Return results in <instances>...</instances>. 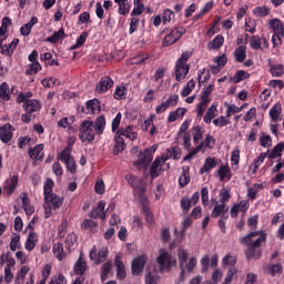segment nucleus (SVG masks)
Masks as SVG:
<instances>
[{"label": "nucleus", "instance_id": "nucleus-19", "mask_svg": "<svg viewBox=\"0 0 284 284\" xmlns=\"http://www.w3.org/2000/svg\"><path fill=\"white\" fill-rule=\"evenodd\" d=\"M38 241H39V236L37 235V233L34 232L29 233L28 239L24 243L26 250H28L29 252H32V250L37 247Z\"/></svg>", "mask_w": 284, "mask_h": 284}, {"label": "nucleus", "instance_id": "nucleus-16", "mask_svg": "<svg viewBox=\"0 0 284 284\" xmlns=\"http://www.w3.org/2000/svg\"><path fill=\"white\" fill-rule=\"evenodd\" d=\"M112 85H114V81H112V78L104 77L97 85V92H99L100 94L102 92H108V90H110Z\"/></svg>", "mask_w": 284, "mask_h": 284}, {"label": "nucleus", "instance_id": "nucleus-53", "mask_svg": "<svg viewBox=\"0 0 284 284\" xmlns=\"http://www.w3.org/2000/svg\"><path fill=\"white\" fill-rule=\"evenodd\" d=\"M245 108V105L236 106V104H231L226 109V116H232V114H236L241 112Z\"/></svg>", "mask_w": 284, "mask_h": 284}, {"label": "nucleus", "instance_id": "nucleus-22", "mask_svg": "<svg viewBox=\"0 0 284 284\" xmlns=\"http://www.w3.org/2000/svg\"><path fill=\"white\" fill-rule=\"evenodd\" d=\"M230 207H227V204H217L214 206L211 216L212 219H219V216H221V214H226V212H229Z\"/></svg>", "mask_w": 284, "mask_h": 284}, {"label": "nucleus", "instance_id": "nucleus-35", "mask_svg": "<svg viewBox=\"0 0 284 284\" xmlns=\"http://www.w3.org/2000/svg\"><path fill=\"white\" fill-rule=\"evenodd\" d=\"M205 143H200L197 146H195L186 156H184V161H190L191 159H194L199 152H205L204 149Z\"/></svg>", "mask_w": 284, "mask_h": 284}, {"label": "nucleus", "instance_id": "nucleus-30", "mask_svg": "<svg viewBox=\"0 0 284 284\" xmlns=\"http://www.w3.org/2000/svg\"><path fill=\"white\" fill-rule=\"evenodd\" d=\"M65 37V31L63 29H60L59 31L54 32L52 37H49L45 39L48 43H57L58 41H61Z\"/></svg>", "mask_w": 284, "mask_h": 284}, {"label": "nucleus", "instance_id": "nucleus-59", "mask_svg": "<svg viewBox=\"0 0 284 284\" xmlns=\"http://www.w3.org/2000/svg\"><path fill=\"white\" fill-rule=\"evenodd\" d=\"M201 143H204V148L203 149H204V152H205L206 149L214 148V143H215L214 136L206 135L205 141L201 142Z\"/></svg>", "mask_w": 284, "mask_h": 284}, {"label": "nucleus", "instance_id": "nucleus-2", "mask_svg": "<svg viewBox=\"0 0 284 284\" xmlns=\"http://www.w3.org/2000/svg\"><path fill=\"white\" fill-rule=\"evenodd\" d=\"M266 240L265 234L260 231L251 232L248 235L240 239V243L248 247L245 251L247 261L251 258H261V248L258 247H261Z\"/></svg>", "mask_w": 284, "mask_h": 284}, {"label": "nucleus", "instance_id": "nucleus-3", "mask_svg": "<svg viewBox=\"0 0 284 284\" xmlns=\"http://www.w3.org/2000/svg\"><path fill=\"white\" fill-rule=\"evenodd\" d=\"M61 205H63V197H60L54 193L44 195V219H50V216H52V211L59 210Z\"/></svg>", "mask_w": 284, "mask_h": 284}, {"label": "nucleus", "instance_id": "nucleus-17", "mask_svg": "<svg viewBox=\"0 0 284 284\" xmlns=\"http://www.w3.org/2000/svg\"><path fill=\"white\" fill-rule=\"evenodd\" d=\"M23 108L26 112L29 114H32L34 112H39L41 110V102L39 100H28L24 104Z\"/></svg>", "mask_w": 284, "mask_h": 284}, {"label": "nucleus", "instance_id": "nucleus-37", "mask_svg": "<svg viewBox=\"0 0 284 284\" xmlns=\"http://www.w3.org/2000/svg\"><path fill=\"white\" fill-rule=\"evenodd\" d=\"M281 112H283V108L281 106V104H275L271 111H270V116L272 119V121H278V116H281Z\"/></svg>", "mask_w": 284, "mask_h": 284}, {"label": "nucleus", "instance_id": "nucleus-44", "mask_svg": "<svg viewBox=\"0 0 284 284\" xmlns=\"http://www.w3.org/2000/svg\"><path fill=\"white\" fill-rule=\"evenodd\" d=\"M212 90H214V87L212 84H209L206 88L203 89L201 95L202 101L210 103V95L212 94Z\"/></svg>", "mask_w": 284, "mask_h": 284}, {"label": "nucleus", "instance_id": "nucleus-58", "mask_svg": "<svg viewBox=\"0 0 284 284\" xmlns=\"http://www.w3.org/2000/svg\"><path fill=\"white\" fill-rule=\"evenodd\" d=\"M254 14L257 17H267V14H270V9H267V7H257L254 9Z\"/></svg>", "mask_w": 284, "mask_h": 284}, {"label": "nucleus", "instance_id": "nucleus-55", "mask_svg": "<svg viewBox=\"0 0 284 284\" xmlns=\"http://www.w3.org/2000/svg\"><path fill=\"white\" fill-rule=\"evenodd\" d=\"M271 73L273 74V77H283L284 74L283 64H277L275 67H272Z\"/></svg>", "mask_w": 284, "mask_h": 284}, {"label": "nucleus", "instance_id": "nucleus-48", "mask_svg": "<svg viewBox=\"0 0 284 284\" xmlns=\"http://www.w3.org/2000/svg\"><path fill=\"white\" fill-rule=\"evenodd\" d=\"M203 139V130H201V126H194L193 128V143H199Z\"/></svg>", "mask_w": 284, "mask_h": 284}, {"label": "nucleus", "instance_id": "nucleus-63", "mask_svg": "<svg viewBox=\"0 0 284 284\" xmlns=\"http://www.w3.org/2000/svg\"><path fill=\"white\" fill-rule=\"evenodd\" d=\"M165 77V68L160 67L158 68V70L155 71L154 75H153V81H159L160 79H163Z\"/></svg>", "mask_w": 284, "mask_h": 284}, {"label": "nucleus", "instance_id": "nucleus-27", "mask_svg": "<svg viewBox=\"0 0 284 284\" xmlns=\"http://www.w3.org/2000/svg\"><path fill=\"white\" fill-rule=\"evenodd\" d=\"M266 272L271 276H275L276 274H282L283 273V265H281V263L267 265L266 266Z\"/></svg>", "mask_w": 284, "mask_h": 284}, {"label": "nucleus", "instance_id": "nucleus-60", "mask_svg": "<svg viewBox=\"0 0 284 284\" xmlns=\"http://www.w3.org/2000/svg\"><path fill=\"white\" fill-rule=\"evenodd\" d=\"M250 45L253 50H261V38H258V36H254L250 41Z\"/></svg>", "mask_w": 284, "mask_h": 284}, {"label": "nucleus", "instance_id": "nucleus-40", "mask_svg": "<svg viewBox=\"0 0 284 284\" xmlns=\"http://www.w3.org/2000/svg\"><path fill=\"white\" fill-rule=\"evenodd\" d=\"M44 88H52L53 85H61V81L57 78H45L41 81Z\"/></svg>", "mask_w": 284, "mask_h": 284}, {"label": "nucleus", "instance_id": "nucleus-57", "mask_svg": "<svg viewBox=\"0 0 284 284\" xmlns=\"http://www.w3.org/2000/svg\"><path fill=\"white\" fill-rule=\"evenodd\" d=\"M143 213L145 215V219L149 225H152V223H154V214H152V212L150 211V207L143 206Z\"/></svg>", "mask_w": 284, "mask_h": 284}, {"label": "nucleus", "instance_id": "nucleus-51", "mask_svg": "<svg viewBox=\"0 0 284 284\" xmlns=\"http://www.w3.org/2000/svg\"><path fill=\"white\" fill-rule=\"evenodd\" d=\"M196 82L194 80H190L186 83V87L182 90L181 97H189V94L192 92V89L195 88Z\"/></svg>", "mask_w": 284, "mask_h": 284}, {"label": "nucleus", "instance_id": "nucleus-23", "mask_svg": "<svg viewBox=\"0 0 284 284\" xmlns=\"http://www.w3.org/2000/svg\"><path fill=\"white\" fill-rule=\"evenodd\" d=\"M43 144H38L34 148L29 149L30 159H43Z\"/></svg>", "mask_w": 284, "mask_h": 284}, {"label": "nucleus", "instance_id": "nucleus-11", "mask_svg": "<svg viewBox=\"0 0 284 284\" xmlns=\"http://www.w3.org/2000/svg\"><path fill=\"white\" fill-rule=\"evenodd\" d=\"M165 161H168V158L155 159L150 169L151 179H156V176H161V172H163V165H165Z\"/></svg>", "mask_w": 284, "mask_h": 284}, {"label": "nucleus", "instance_id": "nucleus-64", "mask_svg": "<svg viewBox=\"0 0 284 284\" xmlns=\"http://www.w3.org/2000/svg\"><path fill=\"white\" fill-rule=\"evenodd\" d=\"M262 148H270L272 145V138L270 135H263L260 139Z\"/></svg>", "mask_w": 284, "mask_h": 284}, {"label": "nucleus", "instance_id": "nucleus-10", "mask_svg": "<svg viewBox=\"0 0 284 284\" xmlns=\"http://www.w3.org/2000/svg\"><path fill=\"white\" fill-rule=\"evenodd\" d=\"M190 73V64L183 63L182 61H176L175 63V80L183 81L185 77Z\"/></svg>", "mask_w": 284, "mask_h": 284}, {"label": "nucleus", "instance_id": "nucleus-34", "mask_svg": "<svg viewBox=\"0 0 284 284\" xmlns=\"http://www.w3.org/2000/svg\"><path fill=\"white\" fill-rule=\"evenodd\" d=\"M119 6V14H128L130 12V3L128 0H114Z\"/></svg>", "mask_w": 284, "mask_h": 284}, {"label": "nucleus", "instance_id": "nucleus-26", "mask_svg": "<svg viewBox=\"0 0 284 284\" xmlns=\"http://www.w3.org/2000/svg\"><path fill=\"white\" fill-rule=\"evenodd\" d=\"M53 254L58 258V261H63L65 257V252L63 251V244L55 243L53 245Z\"/></svg>", "mask_w": 284, "mask_h": 284}, {"label": "nucleus", "instance_id": "nucleus-8", "mask_svg": "<svg viewBox=\"0 0 284 284\" xmlns=\"http://www.w3.org/2000/svg\"><path fill=\"white\" fill-rule=\"evenodd\" d=\"M145 263H148V257L145 255L135 257L131 263V272L133 276H139L141 272H143L145 267Z\"/></svg>", "mask_w": 284, "mask_h": 284}, {"label": "nucleus", "instance_id": "nucleus-25", "mask_svg": "<svg viewBox=\"0 0 284 284\" xmlns=\"http://www.w3.org/2000/svg\"><path fill=\"white\" fill-rule=\"evenodd\" d=\"M216 168V160L214 158H207L204 162V166L201 169V174H205L210 172V170H214Z\"/></svg>", "mask_w": 284, "mask_h": 284}, {"label": "nucleus", "instance_id": "nucleus-18", "mask_svg": "<svg viewBox=\"0 0 284 284\" xmlns=\"http://www.w3.org/2000/svg\"><path fill=\"white\" fill-rule=\"evenodd\" d=\"M114 265L116 267V277L121 280L125 278V265L121 261V255L115 256Z\"/></svg>", "mask_w": 284, "mask_h": 284}, {"label": "nucleus", "instance_id": "nucleus-54", "mask_svg": "<svg viewBox=\"0 0 284 284\" xmlns=\"http://www.w3.org/2000/svg\"><path fill=\"white\" fill-rule=\"evenodd\" d=\"M54 187V181L52 179L48 178L45 183H44V196L48 194H53L52 189Z\"/></svg>", "mask_w": 284, "mask_h": 284}, {"label": "nucleus", "instance_id": "nucleus-20", "mask_svg": "<svg viewBox=\"0 0 284 284\" xmlns=\"http://www.w3.org/2000/svg\"><path fill=\"white\" fill-rule=\"evenodd\" d=\"M87 270H88V264L85 263V260H83V256L80 255L79 260L74 264V272L75 274L83 276Z\"/></svg>", "mask_w": 284, "mask_h": 284}, {"label": "nucleus", "instance_id": "nucleus-15", "mask_svg": "<svg viewBox=\"0 0 284 284\" xmlns=\"http://www.w3.org/2000/svg\"><path fill=\"white\" fill-rule=\"evenodd\" d=\"M115 144L113 146V154L118 155L125 150V140L121 135V133H115L114 135Z\"/></svg>", "mask_w": 284, "mask_h": 284}, {"label": "nucleus", "instance_id": "nucleus-13", "mask_svg": "<svg viewBox=\"0 0 284 284\" xmlns=\"http://www.w3.org/2000/svg\"><path fill=\"white\" fill-rule=\"evenodd\" d=\"M12 130L13 128L8 123L0 126V141L2 143H10L12 141Z\"/></svg>", "mask_w": 284, "mask_h": 284}, {"label": "nucleus", "instance_id": "nucleus-61", "mask_svg": "<svg viewBox=\"0 0 284 284\" xmlns=\"http://www.w3.org/2000/svg\"><path fill=\"white\" fill-rule=\"evenodd\" d=\"M265 156H267V153H262L260 156H257L254 160V170H253V172H256V170H258V168L261 166V163H263L265 161Z\"/></svg>", "mask_w": 284, "mask_h": 284}, {"label": "nucleus", "instance_id": "nucleus-46", "mask_svg": "<svg viewBox=\"0 0 284 284\" xmlns=\"http://www.w3.org/2000/svg\"><path fill=\"white\" fill-rule=\"evenodd\" d=\"M112 270V262L104 263L102 267L101 281H108V274H110Z\"/></svg>", "mask_w": 284, "mask_h": 284}, {"label": "nucleus", "instance_id": "nucleus-24", "mask_svg": "<svg viewBox=\"0 0 284 284\" xmlns=\"http://www.w3.org/2000/svg\"><path fill=\"white\" fill-rule=\"evenodd\" d=\"M270 28L273 30L276 34H284V27L283 22L278 19H273L270 21Z\"/></svg>", "mask_w": 284, "mask_h": 284}, {"label": "nucleus", "instance_id": "nucleus-47", "mask_svg": "<svg viewBox=\"0 0 284 284\" xmlns=\"http://www.w3.org/2000/svg\"><path fill=\"white\" fill-rule=\"evenodd\" d=\"M283 150H284V143H278L276 146H274L273 151L271 152L270 159H278Z\"/></svg>", "mask_w": 284, "mask_h": 284}, {"label": "nucleus", "instance_id": "nucleus-62", "mask_svg": "<svg viewBox=\"0 0 284 284\" xmlns=\"http://www.w3.org/2000/svg\"><path fill=\"white\" fill-rule=\"evenodd\" d=\"M95 192L97 194H104L105 193V183L103 180H98L95 183Z\"/></svg>", "mask_w": 284, "mask_h": 284}, {"label": "nucleus", "instance_id": "nucleus-29", "mask_svg": "<svg viewBox=\"0 0 284 284\" xmlns=\"http://www.w3.org/2000/svg\"><path fill=\"white\" fill-rule=\"evenodd\" d=\"M0 99L10 101V87L6 82L0 84Z\"/></svg>", "mask_w": 284, "mask_h": 284}, {"label": "nucleus", "instance_id": "nucleus-1", "mask_svg": "<svg viewBox=\"0 0 284 284\" xmlns=\"http://www.w3.org/2000/svg\"><path fill=\"white\" fill-rule=\"evenodd\" d=\"M103 130H105V118L103 115L98 116L94 122L84 120L79 128L80 140L82 143H92L94 135L103 134Z\"/></svg>", "mask_w": 284, "mask_h": 284}, {"label": "nucleus", "instance_id": "nucleus-41", "mask_svg": "<svg viewBox=\"0 0 284 284\" xmlns=\"http://www.w3.org/2000/svg\"><path fill=\"white\" fill-rule=\"evenodd\" d=\"M190 225H192V220L190 217H186L182 222V230L180 232V236L178 237L179 243H181V241H183L184 234H185V230H187V227H190Z\"/></svg>", "mask_w": 284, "mask_h": 284}, {"label": "nucleus", "instance_id": "nucleus-43", "mask_svg": "<svg viewBox=\"0 0 284 284\" xmlns=\"http://www.w3.org/2000/svg\"><path fill=\"white\" fill-rule=\"evenodd\" d=\"M223 36H216L212 42L209 43V48L211 50H217V48H221L223 45Z\"/></svg>", "mask_w": 284, "mask_h": 284}, {"label": "nucleus", "instance_id": "nucleus-12", "mask_svg": "<svg viewBox=\"0 0 284 284\" xmlns=\"http://www.w3.org/2000/svg\"><path fill=\"white\" fill-rule=\"evenodd\" d=\"M158 263L163 270V267H168L170 270L172 265H176V261H172V256L168 252H162L158 257Z\"/></svg>", "mask_w": 284, "mask_h": 284}, {"label": "nucleus", "instance_id": "nucleus-21", "mask_svg": "<svg viewBox=\"0 0 284 284\" xmlns=\"http://www.w3.org/2000/svg\"><path fill=\"white\" fill-rule=\"evenodd\" d=\"M145 284H159V274L156 268H148L145 274Z\"/></svg>", "mask_w": 284, "mask_h": 284}, {"label": "nucleus", "instance_id": "nucleus-52", "mask_svg": "<svg viewBox=\"0 0 284 284\" xmlns=\"http://www.w3.org/2000/svg\"><path fill=\"white\" fill-rule=\"evenodd\" d=\"M180 187H185L190 183V173L183 169V173L179 179Z\"/></svg>", "mask_w": 284, "mask_h": 284}, {"label": "nucleus", "instance_id": "nucleus-38", "mask_svg": "<svg viewBox=\"0 0 284 284\" xmlns=\"http://www.w3.org/2000/svg\"><path fill=\"white\" fill-rule=\"evenodd\" d=\"M87 110H89V112H92V114H94L97 110H101V104L99 100L98 99L89 100L87 102Z\"/></svg>", "mask_w": 284, "mask_h": 284}, {"label": "nucleus", "instance_id": "nucleus-33", "mask_svg": "<svg viewBox=\"0 0 284 284\" xmlns=\"http://www.w3.org/2000/svg\"><path fill=\"white\" fill-rule=\"evenodd\" d=\"M150 59V53H142L139 55H135L131 59V63L133 65H141L142 63H145Z\"/></svg>", "mask_w": 284, "mask_h": 284}, {"label": "nucleus", "instance_id": "nucleus-45", "mask_svg": "<svg viewBox=\"0 0 284 284\" xmlns=\"http://www.w3.org/2000/svg\"><path fill=\"white\" fill-rule=\"evenodd\" d=\"M39 71H41V64L38 61H36L29 64L26 74H37V72Z\"/></svg>", "mask_w": 284, "mask_h": 284}, {"label": "nucleus", "instance_id": "nucleus-7", "mask_svg": "<svg viewBox=\"0 0 284 284\" xmlns=\"http://www.w3.org/2000/svg\"><path fill=\"white\" fill-rule=\"evenodd\" d=\"M89 257L94 262L95 265H101V263H104V261L108 260V247L101 248L97 254V246H94L91 250Z\"/></svg>", "mask_w": 284, "mask_h": 284}, {"label": "nucleus", "instance_id": "nucleus-5", "mask_svg": "<svg viewBox=\"0 0 284 284\" xmlns=\"http://www.w3.org/2000/svg\"><path fill=\"white\" fill-rule=\"evenodd\" d=\"M72 152V146H67L61 153L58 155V160L62 161V163H65L67 169L71 174H74L77 172V164L74 162V158L70 154Z\"/></svg>", "mask_w": 284, "mask_h": 284}, {"label": "nucleus", "instance_id": "nucleus-9", "mask_svg": "<svg viewBox=\"0 0 284 284\" xmlns=\"http://www.w3.org/2000/svg\"><path fill=\"white\" fill-rule=\"evenodd\" d=\"M152 163V151L146 149L143 153H140V158L134 162V165L138 170H143Z\"/></svg>", "mask_w": 284, "mask_h": 284}, {"label": "nucleus", "instance_id": "nucleus-4", "mask_svg": "<svg viewBox=\"0 0 284 284\" xmlns=\"http://www.w3.org/2000/svg\"><path fill=\"white\" fill-rule=\"evenodd\" d=\"M187 256H190L187 251L183 248L178 251L180 267H185L186 272H194V267H196V257H191L187 262Z\"/></svg>", "mask_w": 284, "mask_h": 284}, {"label": "nucleus", "instance_id": "nucleus-39", "mask_svg": "<svg viewBox=\"0 0 284 284\" xmlns=\"http://www.w3.org/2000/svg\"><path fill=\"white\" fill-rule=\"evenodd\" d=\"M235 60L239 63H243V61H245V58L247 57L246 52H245V47L241 45L235 50Z\"/></svg>", "mask_w": 284, "mask_h": 284}, {"label": "nucleus", "instance_id": "nucleus-32", "mask_svg": "<svg viewBox=\"0 0 284 284\" xmlns=\"http://www.w3.org/2000/svg\"><path fill=\"white\" fill-rule=\"evenodd\" d=\"M118 133H120L121 136L130 139V141H134V139L138 136L136 132H133L132 126H128L125 130L120 129Z\"/></svg>", "mask_w": 284, "mask_h": 284}, {"label": "nucleus", "instance_id": "nucleus-14", "mask_svg": "<svg viewBox=\"0 0 284 284\" xmlns=\"http://www.w3.org/2000/svg\"><path fill=\"white\" fill-rule=\"evenodd\" d=\"M90 219H101L102 221H105V201H100L98 203V207L94 209L90 214Z\"/></svg>", "mask_w": 284, "mask_h": 284}, {"label": "nucleus", "instance_id": "nucleus-56", "mask_svg": "<svg viewBox=\"0 0 284 284\" xmlns=\"http://www.w3.org/2000/svg\"><path fill=\"white\" fill-rule=\"evenodd\" d=\"M181 207L183 210V213L187 214V212H190V209L192 207V203L190 202V199L183 197L181 200Z\"/></svg>", "mask_w": 284, "mask_h": 284}, {"label": "nucleus", "instance_id": "nucleus-42", "mask_svg": "<svg viewBox=\"0 0 284 284\" xmlns=\"http://www.w3.org/2000/svg\"><path fill=\"white\" fill-rule=\"evenodd\" d=\"M215 112H216V105H211V106L207 109V112H206V114L204 115V121H205L207 124L212 123V119H214V116H216Z\"/></svg>", "mask_w": 284, "mask_h": 284}, {"label": "nucleus", "instance_id": "nucleus-50", "mask_svg": "<svg viewBox=\"0 0 284 284\" xmlns=\"http://www.w3.org/2000/svg\"><path fill=\"white\" fill-rule=\"evenodd\" d=\"M64 243L67 245V250L70 252L71 247L77 243V234L70 233L67 235Z\"/></svg>", "mask_w": 284, "mask_h": 284}, {"label": "nucleus", "instance_id": "nucleus-31", "mask_svg": "<svg viewBox=\"0 0 284 284\" xmlns=\"http://www.w3.org/2000/svg\"><path fill=\"white\" fill-rule=\"evenodd\" d=\"M22 206H23L26 214H28V215L34 214V207H32L30 205V199L28 197V194H26V193H23V196H22Z\"/></svg>", "mask_w": 284, "mask_h": 284}, {"label": "nucleus", "instance_id": "nucleus-49", "mask_svg": "<svg viewBox=\"0 0 284 284\" xmlns=\"http://www.w3.org/2000/svg\"><path fill=\"white\" fill-rule=\"evenodd\" d=\"M130 185H132V187H134V190H138V187H141V184L143 183V180L133 176V175H129L126 176Z\"/></svg>", "mask_w": 284, "mask_h": 284}, {"label": "nucleus", "instance_id": "nucleus-6", "mask_svg": "<svg viewBox=\"0 0 284 284\" xmlns=\"http://www.w3.org/2000/svg\"><path fill=\"white\" fill-rule=\"evenodd\" d=\"M183 34H185V29L175 28L164 38L163 45H174Z\"/></svg>", "mask_w": 284, "mask_h": 284}, {"label": "nucleus", "instance_id": "nucleus-28", "mask_svg": "<svg viewBox=\"0 0 284 284\" xmlns=\"http://www.w3.org/2000/svg\"><path fill=\"white\" fill-rule=\"evenodd\" d=\"M217 174L220 176V181H230L232 179V173L230 172V166H221L220 170L217 171Z\"/></svg>", "mask_w": 284, "mask_h": 284}, {"label": "nucleus", "instance_id": "nucleus-36", "mask_svg": "<svg viewBox=\"0 0 284 284\" xmlns=\"http://www.w3.org/2000/svg\"><path fill=\"white\" fill-rule=\"evenodd\" d=\"M19 183V178L13 176L11 178V180L8 182V184L6 185V190H7V194H13L14 190H17V185Z\"/></svg>", "mask_w": 284, "mask_h": 284}]
</instances>
